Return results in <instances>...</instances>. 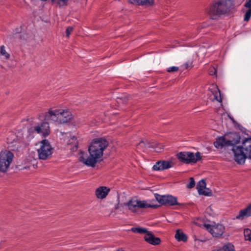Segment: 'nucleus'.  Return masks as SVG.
I'll return each instance as SVG.
<instances>
[{"label":"nucleus","mask_w":251,"mask_h":251,"mask_svg":"<svg viewBox=\"0 0 251 251\" xmlns=\"http://www.w3.org/2000/svg\"><path fill=\"white\" fill-rule=\"evenodd\" d=\"M108 146V141L104 138H99L93 140L88 148L89 156L80 151L79 160L87 166L94 167L96 164L101 160L104 150Z\"/></svg>","instance_id":"nucleus-1"},{"label":"nucleus","mask_w":251,"mask_h":251,"mask_svg":"<svg viewBox=\"0 0 251 251\" xmlns=\"http://www.w3.org/2000/svg\"><path fill=\"white\" fill-rule=\"evenodd\" d=\"M232 151L235 161L238 164H244L246 158L251 159V138L245 139L242 146L234 147Z\"/></svg>","instance_id":"nucleus-2"},{"label":"nucleus","mask_w":251,"mask_h":251,"mask_svg":"<svg viewBox=\"0 0 251 251\" xmlns=\"http://www.w3.org/2000/svg\"><path fill=\"white\" fill-rule=\"evenodd\" d=\"M240 136L236 133L226 134L223 136L216 138L214 145L216 148H223L232 146V148L236 147L235 145L240 143Z\"/></svg>","instance_id":"nucleus-3"},{"label":"nucleus","mask_w":251,"mask_h":251,"mask_svg":"<svg viewBox=\"0 0 251 251\" xmlns=\"http://www.w3.org/2000/svg\"><path fill=\"white\" fill-rule=\"evenodd\" d=\"M231 5V0H215L209 9V14L212 19H216L218 16L229 11Z\"/></svg>","instance_id":"nucleus-4"},{"label":"nucleus","mask_w":251,"mask_h":251,"mask_svg":"<svg viewBox=\"0 0 251 251\" xmlns=\"http://www.w3.org/2000/svg\"><path fill=\"white\" fill-rule=\"evenodd\" d=\"M40 148L37 150L38 157L41 160H47L51 157L53 148L51 147L50 142L46 140H43L40 142Z\"/></svg>","instance_id":"nucleus-5"},{"label":"nucleus","mask_w":251,"mask_h":251,"mask_svg":"<svg viewBox=\"0 0 251 251\" xmlns=\"http://www.w3.org/2000/svg\"><path fill=\"white\" fill-rule=\"evenodd\" d=\"M13 158L14 154L10 151L4 150L0 152V172L5 173L7 171Z\"/></svg>","instance_id":"nucleus-6"},{"label":"nucleus","mask_w":251,"mask_h":251,"mask_svg":"<svg viewBox=\"0 0 251 251\" xmlns=\"http://www.w3.org/2000/svg\"><path fill=\"white\" fill-rule=\"evenodd\" d=\"M130 231L134 233H138L140 234H145L144 236L145 240L148 243L153 245H159L161 240L159 238L155 237L151 232L147 230L146 228L143 227H132L131 228Z\"/></svg>","instance_id":"nucleus-7"},{"label":"nucleus","mask_w":251,"mask_h":251,"mask_svg":"<svg viewBox=\"0 0 251 251\" xmlns=\"http://www.w3.org/2000/svg\"><path fill=\"white\" fill-rule=\"evenodd\" d=\"M176 156L180 161L186 164L195 163L201 159L199 152L195 154L191 152H180L177 154Z\"/></svg>","instance_id":"nucleus-8"},{"label":"nucleus","mask_w":251,"mask_h":251,"mask_svg":"<svg viewBox=\"0 0 251 251\" xmlns=\"http://www.w3.org/2000/svg\"><path fill=\"white\" fill-rule=\"evenodd\" d=\"M128 209L132 212L136 213L140 208H153L158 207L156 205L148 204L146 201H138L137 200H131L126 204Z\"/></svg>","instance_id":"nucleus-9"},{"label":"nucleus","mask_w":251,"mask_h":251,"mask_svg":"<svg viewBox=\"0 0 251 251\" xmlns=\"http://www.w3.org/2000/svg\"><path fill=\"white\" fill-rule=\"evenodd\" d=\"M154 196L156 201L161 204L166 206L183 205V203L177 202V198L172 195H160L155 194Z\"/></svg>","instance_id":"nucleus-10"},{"label":"nucleus","mask_w":251,"mask_h":251,"mask_svg":"<svg viewBox=\"0 0 251 251\" xmlns=\"http://www.w3.org/2000/svg\"><path fill=\"white\" fill-rule=\"evenodd\" d=\"M204 226L206 229L215 237H221L225 232V227L223 225L221 224L215 225L204 224Z\"/></svg>","instance_id":"nucleus-11"},{"label":"nucleus","mask_w":251,"mask_h":251,"mask_svg":"<svg viewBox=\"0 0 251 251\" xmlns=\"http://www.w3.org/2000/svg\"><path fill=\"white\" fill-rule=\"evenodd\" d=\"M30 130L31 132L35 131L37 133L41 134L45 137L50 134V126L48 122H43L40 125L30 128Z\"/></svg>","instance_id":"nucleus-12"},{"label":"nucleus","mask_w":251,"mask_h":251,"mask_svg":"<svg viewBox=\"0 0 251 251\" xmlns=\"http://www.w3.org/2000/svg\"><path fill=\"white\" fill-rule=\"evenodd\" d=\"M175 163L174 160H160L157 162L153 166V169L155 171H162L172 168Z\"/></svg>","instance_id":"nucleus-13"},{"label":"nucleus","mask_w":251,"mask_h":251,"mask_svg":"<svg viewBox=\"0 0 251 251\" xmlns=\"http://www.w3.org/2000/svg\"><path fill=\"white\" fill-rule=\"evenodd\" d=\"M59 124L69 122L73 118L70 111L67 110L59 109Z\"/></svg>","instance_id":"nucleus-14"},{"label":"nucleus","mask_w":251,"mask_h":251,"mask_svg":"<svg viewBox=\"0 0 251 251\" xmlns=\"http://www.w3.org/2000/svg\"><path fill=\"white\" fill-rule=\"evenodd\" d=\"M59 109H50L45 115V120L53 121L59 124Z\"/></svg>","instance_id":"nucleus-15"},{"label":"nucleus","mask_w":251,"mask_h":251,"mask_svg":"<svg viewBox=\"0 0 251 251\" xmlns=\"http://www.w3.org/2000/svg\"><path fill=\"white\" fill-rule=\"evenodd\" d=\"M110 191V189L105 186H101L96 190L95 194L97 198L103 199L105 198Z\"/></svg>","instance_id":"nucleus-16"},{"label":"nucleus","mask_w":251,"mask_h":251,"mask_svg":"<svg viewBox=\"0 0 251 251\" xmlns=\"http://www.w3.org/2000/svg\"><path fill=\"white\" fill-rule=\"evenodd\" d=\"M251 216V203H250L246 208L240 211L239 214L236 216V219L239 220H243L245 217Z\"/></svg>","instance_id":"nucleus-17"},{"label":"nucleus","mask_w":251,"mask_h":251,"mask_svg":"<svg viewBox=\"0 0 251 251\" xmlns=\"http://www.w3.org/2000/svg\"><path fill=\"white\" fill-rule=\"evenodd\" d=\"M67 145L71 150L73 151H76L78 147V141L76 137L75 136H72L69 139Z\"/></svg>","instance_id":"nucleus-18"},{"label":"nucleus","mask_w":251,"mask_h":251,"mask_svg":"<svg viewBox=\"0 0 251 251\" xmlns=\"http://www.w3.org/2000/svg\"><path fill=\"white\" fill-rule=\"evenodd\" d=\"M130 3H136L139 5H151L154 0H127Z\"/></svg>","instance_id":"nucleus-19"},{"label":"nucleus","mask_w":251,"mask_h":251,"mask_svg":"<svg viewBox=\"0 0 251 251\" xmlns=\"http://www.w3.org/2000/svg\"><path fill=\"white\" fill-rule=\"evenodd\" d=\"M145 142L148 148H154L156 152H161L163 149V146L162 145L158 144L155 142H151L148 140H146Z\"/></svg>","instance_id":"nucleus-20"},{"label":"nucleus","mask_w":251,"mask_h":251,"mask_svg":"<svg viewBox=\"0 0 251 251\" xmlns=\"http://www.w3.org/2000/svg\"><path fill=\"white\" fill-rule=\"evenodd\" d=\"M8 148L13 151H19L22 147V143L19 141H15L9 143Z\"/></svg>","instance_id":"nucleus-21"},{"label":"nucleus","mask_w":251,"mask_h":251,"mask_svg":"<svg viewBox=\"0 0 251 251\" xmlns=\"http://www.w3.org/2000/svg\"><path fill=\"white\" fill-rule=\"evenodd\" d=\"M175 238L178 241L186 242L187 240L186 235L180 229L176 230Z\"/></svg>","instance_id":"nucleus-22"},{"label":"nucleus","mask_w":251,"mask_h":251,"mask_svg":"<svg viewBox=\"0 0 251 251\" xmlns=\"http://www.w3.org/2000/svg\"><path fill=\"white\" fill-rule=\"evenodd\" d=\"M234 250V246L230 243H228L225 245L222 248L216 249L211 251H233Z\"/></svg>","instance_id":"nucleus-23"},{"label":"nucleus","mask_w":251,"mask_h":251,"mask_svg":"<svg viewBox=\"0 0 251 251\" xmlns=\"http://www.w3.org/2000/svg\"><path fill=\"white\" fill-rule=\"evenodd\" d=\"M214 90L212 92L214 95V100H216L219 102L222 101V99L221 97V93L219 89L218 88L217 86L213 85Z\"/></svg>","instance_id":"nucleus-24"},{"label":"nucleus","mask_w":251,"mask_h":251,"mask_svg":"<svg viewBox=\"0 0 251 251\" xmlns=\"http://www.w3.org/2000/svg\"><path fill=\"white\" fill-rule=\"evenodd\" d=\"M197 189L200 193L204 189H206V182L204 179L200 180L197 185Z\"/></svg>","instance_id":"nucleus-25"},{"label":"nucleus","mask_w":251,"mask_h":251,"mask_svg":"<svg viewBox=\"0 0 251 251\" xmlns=\"http://www.w3.org/2000/svg\"><path fill=\"white\" fill-rule=\"evenodd\" d=\"M244 236L246 240L251 241V230L249 229H246L244 231Z\"/></svg>","instance_id":"nucleus-26"},{"label":"nucleus","mask_w":251,"mask_h":251,"mask_svg":"<svg viewBox=\"0 0 251 251\" xmlns=\"http://www.w3.org/2000/svg\"><path fill=\"white\" fill-rule=\"evenodd\" d=\"M0 54L4 56L6 59H9L10 57V54L8 53L6 50H5V47L4 46H1L0 47Z\"/></svg>","instance_id":"nucleus-27"},{"label":"nucleus","mask_w":251,"mask_h":251,"mask_svg":"<svg viewBox=\"0 0 251 251\" xmlns=\"http://www.w3.org/2000/svg\"><path fill=\"white\" fill-rule=\"evenodd\" d=\"M199 194L207 196H211L212 195V192L209 189L206 188V189H204Z\"/></svg>","instance_id":"nucleus-28"},{"label":"nucleus","mask_w":251,"mask_h":251,"mask_svg":"<svg viewBox=\"0 0 251 251\" xmlns=\"http://www.w3.org/2000/svg\"><path fill=\"white\" fill-rule=\"evenodd\" d=\"M248 9L245 13L244 16V21H248L251 17V7H247Z\"/></svg>","instance_id":"nucleus-29"},{"label":"nucleus","mask_w":251,"mask_h":251,"mask_svg":"<svg viewBox=\"0 0 251 251\" xmlns=\"http://www.w3.org/2000/svg\"><path fill=\"white\" fill-rule=\"evenodd\" d=\"M189 183L187 185V188L188 189H191L194 187L195 186V181L193 177H190Z\"/></svg>","instance_id":"nucleus-30"},{"label":"nucleus","mask_w":251,"mask_h":251,"mask_svg":"<svg viewBox=\"0 0 251 251\" xmlns=\"http://www.w3.org/2000/svg\"><path fill=\"white\" fill-rule=\"evenodd\" d=\"M179 70V68L178 67L176 66H173L169 67L167 69V71L169 73H172L174 72H177Z\"/></svg>","instance_id":"nucleus-31"},{"label":"nucleus","mask_w":251,"mask_h":251,"mask_svg":"<svg viewBox=\"0 0 251 251\" xmlns=\"http://www.w3.org/2000/svg\"><path fill=\"white\" fill-rule=\"evenodd\" d=\"M216 70L215 67H211L209 69V74L211 75H216Z\"/></svg>","instance_id":"nucleus-32"},{"label":"nucleus","mask_w":251,"mask_h":251,"mask_svg":"<svg viewBox=\"0 0 251 251\" xmlns=\"http://www.w3.org/2000/svg\"><path fill=\"white\" fill-rule=\"evenodd\" d=\"M182 67H184V69H189V68H191L192 67V63L190 61L187 62L184 64Z\"/></svg>","instance_id":"nucleus-33"},{"label":"nucleus","mask_w":251,"mask_h":251,"mask_svg":"<svg viewBox=\"0 0 251 251\" xmlns=\"http://www.w3.org/2000/svg\"><path fill=\"white\" fill-rule=\"evenodd\" d=\"M73 30V27L72 26H69L66 29V36L67 37H69V36H70L71 33L72 32Z\"/></svg>","instance_id":"nucleus-34"},{"label":"nucleus","mask_w":251,"mask_h":251,"mask_svg":"<svg viewBox=\"0 0 251 251\" xmlns=\"http://www.w3.org/2000/svg\"><path fill=\"white\" fill-rule=\"evenodd\" d=\"M69 0H58V4L60 6H64L67 4V2Z\"/></svg>","instance_id":"nucleus-35"},{"label":"nucleus","mask_w":251,"mask_h":251,"mask_svg":"<svg viewBox=\"0 0 251 251\" xmlns=\"http://www.w3.org/2000/svg\"><path fill=\"white\" fill-rule=\"evenodd\" d=\"M138 146H140L142 148H148L147 146H146V143L144 141H141L138 145Z\"/></svg>","instance_id":"nucleus-36"},{"label":"nucleus","mask_w":251,"mask_h":251,"mask_svg":"<svg viewBox=\"0 0 251 251\" xmlns=\"http://www.w3.org/2000/svg\"><path fill=\"white\" fill-rule=\"evenodd\" d=\"M244 6L245 7H251V0H247Z\"/></svg>","instance_id":"nucleus-37"},{"label":"nucleus","mask_w":251,"mask_h":251,"mask_svg":"<svg viewBox=\"0 0 251 251\" xmlns=\"http://www.w3.org/2000/svg\"><path fill=\"white\" fill-rule=\"evenodd\" d=\"M115 251H125L124 250H123L122 248H119Z\"/></svg>","instance_id":"nucleus-38"}]
</instances>
